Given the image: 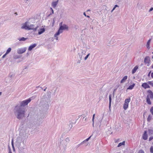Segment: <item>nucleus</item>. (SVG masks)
Returning a JSON list of instances; mask_svg holds the SVG:
<instances>
[{"instance_id":"f8f14e48","label":"nucleus","mask_w":153,"mask_h":153,"mask_svg":"<svg viewBox=\"0 0 153 153\" xmlns=\"http://www.w3.org/2000/svg\"><path fill=\"white\" fill-rule=\"evenodd\" d=\"M21 142L18 141V140L16 142V146L18 148V149L22 147L21 146Z\"/></svg>"},{"instance_id":"423d86ee","label":"nucleus","mask_w":153,"mask_h":153,"mask_svg":"<svg viewBox=\"0 0 153 153\" xmlns=\"http://www.w3.org/2000/svg\"><path fill=\"white\" fill-rule=\"evenodd\" d=\"M26 49L27 48L26 47L19 48L17 50V53L19 54H22L25 52Z\"/></svg>"},{"instance_id":"680f3d73","label":"nucleus","mask_w":153,"mask_h":153,"mask_svg":"<svg viewBox=\"0 0 153 153\" xmlns=\"http://www.w3.org/2000/svg\"><path fill=\"white\" fill-rule=\"evenodd\" d=\"M151 77L153 78V72L151 74Z\"/></svg>"},{"instance_id":"a211bd4d","label":"nucleus","mask_w":153,"mask_h":153,"mask_svg":"<svg viewBox=\"0 0 153 153\" xmlns=\"http://www.w3.org/2000/svg\"><path fill=\"white\" fill-rule=\"evenodd\" d=\"M135 83H133L132 85H130L129 86V87L127 88L129 90H132L134 88V87L135 86Z\"/></svg>"},{"instance_id":"774afa93","label":"nucleus","mask_w":153,"mask_h":153,"mask_svg":"<svg viewBox=\"0 0 153 153\" xmlns=\"http://www.w3.org/2000/svg\"><path fill=\"white\" fill-rule=\"evenodd\" d=\"M45 88L44 89V91H46V89L47 88V87H45Z\"/></svg>"},{"instance_id":"aec40b11","label":"nucleus","mask_w":153,"mask_h":153,"mask_svg":"<svg viewBox=\"0 0 153 153\" xmlns=\"http://www.w3.org/2000/svg\"><path fill=\"white\" fill-rule=\"evenodd\" d=\"M127 76H124L121 80L120 83H122L125 82L126 80L127 79Z\"/></svg>"},{"instance_id":"72a5a7b5","label":"nucleus","mask_w":153,"mask_h":153,"mask_svg":"<svg viewBox=\"0 0 153 153\" xmlns=\"http://www.w3.org/2000/svg\"><path fill=\"white\" fill-rule=\"evenodd\" d=\"M149 132L150 134H153V130L152 129H149Z\"/></svg>"},{"instance_id":"a19ab883","label":"nucleus","mask_w":153,"mask_h":153,"mask_svg":"<svg viewBox=\"0 0 153 153\" xmlns=\"http://www.w3.org/2000/svg\"><path fill=\"white\" fill-rule=\"evenodd\" d=\"M58 87H56L55 89V90H54V93H53V94L54 95H55V94H56V93L57 91V90L58 89Z\"/></svg>"},{"instance_id":"0e129e2a","label":"nucleus","mask_w":153,"mask_h":153,"mask_svg":"<svg viewBox=\"0 0 153 153\" xmlns=\"http://www.w3.org/2000/svg\"><path fill=\"white\" fill-rule=\"evenodd\" d=\"M39 87L41 88V89L42 90H43V88H42V87H40V86H37V87H36V88H39Z\"/></svg>"},{"instance_id":"f704fd0d","label":"nucleus","mask_w":153,"mask_h":153,"mask_svg":"<svg viewBox=\"0 0 153 153\" xmlns=\"http://www.w3.org/2000/svg\"><path fill=\"white\" fill-rule=\"evenodd\" d=\"M148 83L152 87L153 86V83L152 81H148Z\"/></svg>"},{"instance_id":"9d476101","label":"nucleus","mask_w":153,"mask_h":153,"mask_svg":"<svg viewBox=\"0 0 153 153\" xmlns=\"http://www.w3.org/2000/svg\"><path fill=\"white\" fill-rule=\"evenodd\" d=\"M25 150V148L23 147H21L19 149L18 152V153H26Z\"/></svg>"},{"instance_id":"69168bd1","label":"nucleus","mask_w":153,"mask_h":153,"mask_svg":"<svg viewBox=\"0 0 153 153\" xmlns=\"http://www.w3.org/2000/svg\"><path fill=\"white\" fill-rule=\"evenodd\" d=\"M93 122V124H92V126L93 127H94V121H92Z\"/></svg>"},{"instance_id":"37998d69","label":"nucleus","mask_w":153,"mask_h":153,"mask_svg":"<svg viewBox=\"0 0 153 153\" xmlns=\"http://www.w3.org/2000/svg\"><path fill=\"white\" fill-rule=\"evenodd\" d=\"M119 7V6L117 5V4L115 5L113 8V10H114L116 7Z\"/></svg>"},{"instance_id":"7ed1b4c3","label":"nucleus","mask_w":153,"mask_h":153,"mask_svg":"<svg viewBox=\"0 0 153 153\" xmlns=\"http://www.w3.org/2000/svg\"><path fill=\"white\" fill-rule=\"evenodd\" d=\"M68 27L65 24H63V25H61L60 26L58 31L55 34V36H56L59 35L60 33L63 32V30H68Z\"/></svg>"},{"instance_id":"39448f33","label":"nucleus","mask_w":153,"mask_h":153,"mask_svg":"<svg viewBox=\"0 0 153 153\" xmlns=\"http://www.w3.org/2000/svg\"><path fill=\"white\" fill-rule=\"evenodd\" d=\"M144 62L145 64H147V66H149L151 62L150 57L149 56H146L144 59Z\"/></svg>"},{"instance_id":"7c9ffc66","label":"nucleus","mask_w":153,"mask_h":153,"mask_svg":"<svg viewBox=\"0 0 153 153\" xmlns=\"http://www.w3.org/2000/svg\"><path fill=\"white\" fill-rule=\"evenodd\" d=\"M69 140H70L69 139L68 137H67L65 139V141L66 142V143L65 144V146H66V145L67 144V143L69 142Z\"/></svg>"},{"instance_id":"6ab92c4d","label":"nucleus","mask_w":153,"mask_h":153,"mask_svg":"<svg viewBox=\"0 0 153 153\" xmlns=\"http://www.w3.org/2000/svg\"><path fill=\"white\" fill-rule=\"evenodd\" d=\"M151 40V39H150L149 40H148V41L147 43L146 46L147 48L149 49L150 48V43Z\"/></svg>"},{"instance_id":"ea45409f","label":"nucleus","mask_w":153,"mask_h":153,"mask_svg":"<svg viewBox=\"0 0 153 153\" xmlns=\"http://www.w3.org/2000/svg\"><path fill=\"white\" fill-rule=\"evenodd\" d=\"M86 51H84V50H82V52L81 53H82V55L83 54H85V53H86Z\"/></svg>"},{"instance_id":"393cba45","label":"nucleus","mask_w":153,"mask_h":153,"mask_svg":"<svg viewBox=\"0 0 153 153\" xmlns=\"http://www.w3.org/2000/svg\"><path fill=\"white\" fill-rule=\"evenodd\" d=\"M130 100L131 98L130 97H129L125 100V103L128 104V103L130 102Z\"/></svg>"},{"instance_id":"cd10ccee","label":"nucleus","mask_w":153,"mask_h":153,"mask_svg":"<svg viewBox=\"0 0 153 153\" xmlns=\"http://www.w3.org/2000/svg\"><path fill=\"white\" fill-rule=\"evenodd\" d=\"M152 116L151 114H149L147 120L148 122H149L152 119Z\"/></svg>"},{"instance_id":"f257e3e1","label":"nucleus","mask_w":153,"mask_h":153,"mask_svg":"<svg viewBox=\"0 0 153 153\" xmlns=\"http://www.w3.org/2000/svg\"><path fill=\"white\" fill-rule=\"evenodd\" d=\"M14 112L16 118L19 120L22 119L25 116V108L23 107L16 106Z\"/></svg>"},{"instance_id":"a18cd8bd","label":"nucleus","mask_w":153,"mask_h":153,"mask_svg":"<svg viewBox=\"0 0 153 153\" xmlns=\"http://www.w3.org/2000/svg\"><path fill=\"white\" fill-rule=\"evenodd\" d=\"M63 136H61V138H60V144H61V142L63 141Z\"/></svg>"},{"instance_id":"bb28decb","label":"nucleus","mask_w":153,"mask_h":153,"mask_svg":"<svg viewBox=\"0 0 153 153\" xmlns=\"http://www.w3.org/2000/svg\"><path fill=\"white\" fill-rule=\"evenodd\" d=\"M128 104L124 103L123 105V108L125 110H126V109L128 108Z\"/></svg>"},{"instance_id":"79ce46f5","label":"nucleus","mask_w":153,"mask_h":153,"mask_svg":"<svg viewBox=\"0 0 153 153\" xmlns=\"http://www.w3.org/2000/svg\"><path fill=\"white\" fill-rule=\"evenodd\" d=\"M50 9L51 10L52 13H50V14L49 15H52V14H53L54 11L52 9V8H50Z\"/></svg>"},{"instance_id":"338daca9","label":"nucleus","mask_w":153,"mask_h":153,"mask_svg":"<svg viewBox=\"0 0 153 153\" xmlns=\"http://www.w3.org/2000/svg\"><path fill=\"white\" fill-rule=\"evenodd\" d=\"M82 145V144H81V143L78 145L77 146V147H79L81 145Z\"/></svg>"},{"instance_id":"9b49d317","label":"nucleus","mask_w":153,"mask_h":153,"mask_svg":"<svg viewBox=\"0 0 153 153\" xmlns=\"http://www.w3.org/2000/svg\"><path fill=\"white\" fill-rule=\"evenodd\" d=\"M34 25H31L30 26H29V28L30 29V30H33V31H35L37 30V28L38 27H36L35 28H34Z\"/></svg>"},{"instance_id":"20e7f679","label":"nucleus","mask_w":153,"mask_h":153,"mask_svg":"<svg viewBox=\"0 0 153 153\" xmlns=\"http://www.w3.org/2000/svg\"><path fill=\"white\" fill-rule=\"evenodd\" d=\"M30 101V99H27L25 100L22 101L20 103V105L18 106L24 107L27 105Z\"/></svg>"},{"instance_id":"de8ad7c7","label":"nucleus","mask_w":153,"mask_h":153,"mask_svg":"<svg viewBox=\"0 0 153 153\" xmlns=\"http://www.w3.org/2000/svg\"><path fill=\"white\" fill-rule=\"evenodd\" d=\"M74 27L76 29H77L78 28H79V26H78V25H75Z\"/></svg>"},{"instance_id":"e2e57ef3","label":"nucleus","mask_w":153,"mask_h":153,"mask_svg":"<svg viewBox=\"0 0 153 153\" xmlns=\"http://www.w3.org/2000/svg\"><path fill=\"white\" fill-rule=\"evenodd\" d=\"M54 37H56V40H58V37H57V36H55V35H54Z\"/></svg>"},{"instance_id":"13d9d810","label":"nucleus","mask_w":153,"mask_h":153,"mask_svg":"<svg viewBox=\"0 0 153 153\" xmlns=\"http://www.w3.org/2000/svg\"><path fill=\"white\" fill-rule=\"evenodd\" d=\"M11 144H12V146H14V144H13V140H12V141H11Z\"/></svg>"},{"instance_id":"bf43d9fd","label":"nucleus","mask_w":153,"mask_h":153,"mask_svg":"<svg viewBox=\"0 0 153 153\" xmlns=\"http://www.w3.org/2000/svg\"><path fill=\"white\" fill-rule=\"evenodd\" d=\"M81 60H80V59H79L78 60V61H77V63H78V64H79V63H80V62H81Z\"/></svg>"},{"instance_id":"f03ea898","label":"nucleus","mask_w":153,"mask_h":153,"mask_svg":"<svg viewBox=\"0 0 153 153\" xmlns=\"http://www.w3.org/2000/svg\"><path fill=\"white\" fill-rule=\"evenodd\" d=\"M47 97L46 95L44 94V95H43L41 97V100L39 104L40 106H42L46 109H47L49 107L48 102L49 100Z\"/></svg>"},{"instance_id":"8fccbe9b","label":"nucleus","mask_w":153,"mask_h":153,"mask_svg":"<svg viewBox=\"0 0 153 153\" xmlns=\"http://www.w3.org/2000/svg\"><path fill=\"white\" fill-rule=\"evenodd\" d=\"M8 153H12L11 149L10 148V147H9V152Z\"/></svg>"},{"instance_id":"5701e85b","label":"nucleus","mask_w":153,"mask_h":153,"mask_svg":"<svg viewBox=\"0 0 153 153\" xmlns=\"http://www.w3.org/2000/svg\"><path fill=\"white\" fill-rule=\"evenodd\" d=\"M109 108H110L111 106V94H110L109 96Z\"/></svg>"},{"instance_id":"864d4df0","label":"nucleus","mask_w":153,"mask_h":153,"mask_svg":"<svg viewBox=\"0 0 153 153\" xmlns=\"http://www.w3.org/2000/svg\"><path fill=\"white\" fill-rule=\"evenodd\" d=\"M152 10H153V7H151L149 9V12H150L151 11H152Z\"/></svg>"},{"instance_id":"6e6552de","label":"nucleus","mask_w":153,"mask_h":153,"mask_svg":"<svg viewBox=\"0 0 153 153\" xmlns=\"http://www.w3.org/2000/svg\"><path fill=\"white\" fill-rule=\"evenodd\" d=\"M147 92L149 93V94L147 96H149L151 99H153V93L152 91L150 90H148Z\"/></svg>"},{"instance_id":"052dcab7","label":"nucleus","mask_w":153,"mask_h":153,"mask_svg":"<svg viewBox=\"0 0 153 153\" xmlns=\"http://www.w3.org/2000/svg\"><path fill=\"white\" fill-rule=\"evenodd\" d=\"M151 71H150L148 73V77H149L150 76V73H151Z\"/></svg>"},{"instance_id":"c03bdc74","label":"nucleus","mask_w":153,"mask_h":153,"mask_svg":"<svg viewBox=\"0 0 153 153\" xmlns=\"http://www.w3.org/2000/svg\"><path fill=\"white\" fill-rule=\"evenodd\" d=\"M92 135H91L89 137L86 139L85 140V141L87 142L90 139Z\"/></svg>"},{"instance_id":"473e14b6","label":"nucleus","mask_w":153,"mask_h":153,"mask_svg":"<svg viewBox=\"0 0 153 153\" xmlns=\"http://www.w3.org/2000/svg\"><path fill=\"white\" fill-rule=\"evenodd\" d=\"M150 111L152 114L153 115V106L151 107L150 109Z\"/></svg>"},{"instance_id":"c9c22d12","label":"nucleus","mask_w":153,"mask_h":153,"mask_svg":"<svg viewBox=\"0 0 153 153\" xmlns=\"http://www.w3.org/2000/svg\"><path fill=\"white\" fill-rule=\"evenodd\" d=\"M150 152L151 153H153V147L151 146L150 148Z\"/></svg>"},{"instance_id":"c85d7f7f","label":"nucleus","mask_w":153,"mask_h":153,"mask_svg":"<svg viewBox=\"0 0 153 153\" xmlns=\"http://www.w3.org/2000/svg\"><path fill=\"white\" fill-rule=\"evenodd\" d=\"M11 48H9L7 50L6 52V54H8L11 51Z\"/></svg>"},{"instance_id":"09e8293b","label":"nucleus","mask_w":153,"mask_h":153,"mask_svg":"<svg viewBox=\"0 0 153 153\" xmlns=\"http://www.w3.org/2000/svg\"><path fill=\"white\" fill-rule=\"evenodd\" d=\"M95 114H94L93 115V117H92V121H94V117L95 116Z\"/></svg>"},{"instance_id":"6e6d98bb","label":"nucleus","mask_w":153,"mask_h":153,"mask_svg":"<svg viewBox=\"0 0 153 153\" xmlns=\"http://www.w3.org/2000/svg\"><path fill=\"white\" fill-rule=\"evenodd\" d=\"M12 148H13V151L14 152H15V149L14 146H12Z\"/></svg>"},{"instance_id":"412c9836","label":"nucleus","mask_w":153,"mask_h":153,"mask_svg":"<svg viewBox=\"0 0 153 153\" xmlns=\"http://www.w3.org/2000/svg\"><path fill=\"white\" fill-rule=\"evenodd\" d=\"M27 39V38H25L24 37H22V38H17L18 40H19V41H26Z\"/></svg>"},{"instance_id":"1a4fd4ad","label":"nucleus","mask_w":153,"mask_h":153,"mask_svg":"<svg viewBox=\"0 0 153 153\" xmlns=\"http://www.w3.org/2000/svg\"><path fill=\"white\" fill-rule=\"evenodd\" d=\"M141 86L145 89H146L148 88H150V86L149 85L147 84V83L146 82L143 83L142 84Z\"/></svg>"},{"instance_id":"a878e982","label":"nucleus","mask_w":153,"mask_h":153,"mask_svg":"<svg viewBox=\"0 0 153 153\" xmlns=\"http://www.w3.org/2000/svg\"><path fill=\"white\" fill-rule=\"evenodd\" d=\"M47 98L48 99H49L50 100L51 98V92H48L47 94L46 95Z\"/></svg>"},{"instance_id":"603ef678","label":"nucleus","mask_w":153,"mask_h":153,"mask_svg":"<svg viewBox=\"0 0 153 153\" xmlns=\"http://www.w3.org/2000/svg\"><path fill=\"white\" fill-rule=\"evenodd\" d=\"M83 120H84L85 121H86L87 120V118L85 117H84L83 118Z\"/></svg>"},{"instance_id":"dca6fc26","label":"nucleus","mask_w":153,"mask_h":153,"mask_svg":"<svg viewBox=\"0 0 153 153\" xmlns=\"http://www.w3.org/2000/svg\"><path fill=\"white\" fill-rule=\"evenodd\" d=\"M45 30L44 28H41L38 31V34L39 35H40L42 34L45 31Z\"/></svg>"},{"instance_id":"2eb2a0df","label":"nucleus","mask_w":153,"mask_h":153,"mask_svg":"<svg viewBox=\"0 0 153 153\" xmlns=\"http://www.w3.org/2000/svg\"><path fill=\"white\" fill-rule=\"evenodd\" d=\"M58 2V0H57V1H56L53 2L52 3V6L53 7V8H55L56 7L57 5V4Z\"/></svg>"},{"instance_id":"3c124183","label":"nucleus","mask_w":153,"mask_h":153,"mask_svg":"<svg viewBox=\"0 0 153 153\" xmlns=\"http://www.w3.org/2000/svg\"><path fill=\"white\" fill-rule=\"evenodd\" d=\"M86 142L85 141V140H84V141H82V142L81 143V144H82H82H84V143H86Z\"/></svg>"},{"instance_id":"58836bf2","label":"nucleus","mask_w":153,"mask_h":153,"mask_svg":"<svg viewBox=\"0 0 153 153\" xmlns=\"http://www.w3.org/2000/svg\"><path fill=\"white\" fill-rule=\"evenodd\" d=\"M72 123H70V124H69V127H70V129L72 127H73V126H72Z\"/></svg>"},{"instance_id":"e433bc0d","label":"nucleus","mask_w":153,"mask_h":153,"mask_svg":"<svg viewBox=\"0 0 153 153\" xmlns=\"http://www.w3.org/2000/svg\"><path fill=\"white\" fill-rule=\"evenodd\" d=\"M90 55V53H89L88 54H87L86 56L84 58V59L85 60H86L88 58V57Z\"/></svg>"},{"instance_id":"2f4dec72","label":"nucleus","mask_w":153,"mask_h":153,"mask_svg":"<svg viewBox=\"0 0 153 153\" xmlns=\"http://www.w3.org/2000/svg\"><path fill=\"white\" fill-rule=\"evenodd\" d=\"M78 54L79 55V59H80V60H81L82 56V53H79Z\"/></svg>"},{"instance_id":"4be33fe9","label":"nucleus","mask_w":153,"mask_h":153,"mask_svg":"<svg viewBox=\"0 0 153 153\" xmlns=\"http://www.w3.org/2000/svg\"><path fill=\"white\" fill-rule=\"evenodd\" d=\"M150 98L149 97V96H147V98H146V102L149 105H151V102L150 101Z\"/></svg>"},{"instance_id":"49530a36","label":"nucleus","mask_w":153,"mask_h":153,"mask_svg":"<svg viewBox=\"0 0 153 153\" xmlns=\"http://www.w3.org/2000/svg\"><path fill=\"white\" fill-rule=\"evenodd\" d=\"M35 98V97L33 96V97H32L30 98H28V99H30L31 101L32 100L34 99Z\"/></svg>"},{"instance_id":"b1692460","label":"nucleus","mask_w":153,"mask_h":153,"mask_svg":"<svg viewBox=\"0 0 153 153\" xmlns=\"http://www.w3.org/2000/svg\"><path fill=\"white\" fill-rule=\"evenodd\" d=\"M125 141H124L122 142L119 143L118 144V146H117V147H119L121 146L122 145L124 146L125 145Z\"/></svg>"},{"instance_id":"5fc2aeb1","label":"nucleus","mask_w":153,"mask_h":153,"mask_svg":"<svg viewBox=\"0 0 153 153\" xmlns=\"http://www.w3.org/2000/svg\"><path fill=\"white\" fill-rule=\"evenodd\" d=\"M152 139H153V137H150L149 139V141H151Z\"/></svg>"},{"instance_id":"f3484780","label":"nucleus","mask_w":153,"mask_h":153,"mask_svg":"<svg viewBox=\"0 0 153 153\" xmlns=\"http://www.w3.org/2000/svg\"><path fill=\"white\" fill-rule=\"evenodd\" d=\"M138 66L137 65L132 70V74H134L135 73L137 69H138Z\"/></svg>"},{"instance_id":"c756f323","label":"nucleus","mask_w":153,"mask_h":153,"mask_svg":"<svg viewBox=\"0 0 153 153\" xmlns=\"http://www.w3.org/2000/svg\"><path fill=\"white\" fill-rule=\"evenodd\" d=\"M14 59H17L20 58V56L18 55H16L14 56Z\"/></svg>"},{"instance_id":"4d7b16f0","label":"nucleus","mask_w":153,"mask_h":153,"mask_svg":"<svg viewBox=\"0 0 153 153\" xmlns=\"http://www.w3.org/2000/svg\"><path fill=\"white\" fill-rule=\"evenodd\" d=\"M7 54H6V53H5L4 54V55L3 56H2V58H4L5 57V56H6V55Z\"/></svg>"},{"instance_id":"4c0bfd02","label":"nucleus","mask_w":153,"mask_h":153,"mask_svg":"<svg viewBox=\"0 0 153 153\" xmlns=\"http://www.w3.org/2000/svg\"><path fill=\"white\" fill-rule=\"evenodd\" d=\"M138 153H145L144 151L142 149H140L138 152Z\"/></svg>"},{"instance_id":"4468645a","label":"nucleus","mask_w":153,"mask_h":153,"mask_svg":"<svg viewBox=\"0 0 153 153\" xmlns=\"http://www.w3.org/2000/svg\"><path fill=\"white\" fill-rule=\"evenodd\" d=\"M148 136L147 134V131H145L143 136V140H146L147 139Z\"/></svg>"},{"instance_id":"ddd939ff","label":"nucleus","mask_w":153,"mask_h":153,"mask_svg":"<svg viewBox=\"0 0 153 153\" xmlns=\"http://www.w3.org/2000/svg\"><path fill=\"white\" fill-rule=\"evenodd\" d=\"M37 45L36 44H34L31 45L28 48V50L29 51H31L33 48H35Z\"/></svg>"},{"instance_id":"0eeeda50","label":"nucleus","mask_w":153,"mask_h":153,"mask_svg":"<svg viewBox=\"0 0 153 153\" xmlns=\"http://www.w3.org/2000/svg\"><path fill=\"white\" fill-rule=\"evenodd\" d=\"M28 22H25L21 27V28L24 29L25 30H30V28L29 27V25H27Z\"/></svg>"}]
</instances>
